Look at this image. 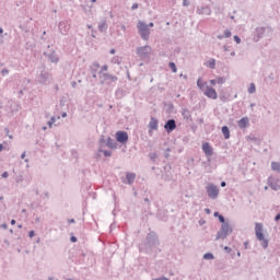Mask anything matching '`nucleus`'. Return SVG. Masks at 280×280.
<instances>
[{
	"mask_svg": "<svg viewBox=\"0 0 280 280\" xmlns=\"http://www.w3.org/2000/svg\"><path fill=\"white\" fill-rule=\"evenodd\" d=\"M112 62H113V65H120L121 63V59L118 56H116V57H114L112 59Z\"/></svg>",
	"mask_w": 280,
	"mask_h": 280,
	"instance_id": "obj_35",
	"label": "nucleus"
},
{
	"mask_svg": "<svg viewBox=\"0 0 280 280\" xmlns=\"http://www.w3.org/2000/svg\"><path fill=\"white\" fill-rule=\"evenodd\" d=\"M116 52V50H115V48H112L110 50H109V54H115Z\"/></svg>",
	"mask_w": 280,
	"mask_h": 280,
	"instance_id": "obj_60",
	"label": "nucleus"
},
{
	"mask_svg": "<svg viewBox=\"0 0 280 280\" xmlns=\"http://www.w3.org/2000/svg\"><path fill=\"white\" fill-rule=\"evenodd\" d=\"M152 130H159V119L151 117L149 121V135L152 136Z\"/></svg>",
	"mask_w": 280,
	"mask_h": 280,
	"instance_id": "obj_15",
	"label": "nucleus"
},
{
	"mask_svg": "<svg viewBox=\"0 0 280 280\" xmlns=\"http://www.w3.org/2000/svg\"><path fill=\"white\" fill-rule=\"evenodd\" d=\"M197 14H202L206 16H211V8L209 5L198 7Z\"/></svg>",
	"mask_w": 280,
	"mask_h": 280,
	"instance_id": "obj_17",
	"label": "nucleus"
},
{
	"mask_svg": "<svg viewBox=\"0 0 280 280\" xmlns=\"http://www.w3.org/2000/svg\"><path fill=\"white\" fill-rule=\"evenodd\" d=\"M0 229H8V224L7 223H2L1 225H0Z\"/></svg>",
	"mask_w": 280,
	"mask_h": 280,
	"instance_id": "obj_48",
	"label": "nucleus"
},
{
	"mask_svg": "<svg viewBox=\"0 0 280 280\" xmlns=\"http://www.w3.org/2000/svg\"><path fill=\"white\" fill-rule=\"evenodd\" d=\"M224 250H225V253H228V254H229V253H231V250H232V249H231V247L225 246V247H224Z\"/></svg>",
	"mask_w": 280,
	"mask_h": 280,
	"instance_id": "obj_47",
	"label": "nucleus"
},
{
	"mask_svg": "<svg viewBox=\"0 0 280 280\" xmlns=\"http://www.w3.org/2000/svg\"><path fill=\"white\" fill-rule=\"evenodd\" d=\"M137 30L142 40H150V28H148V24H145V22L139 20L137 24Z\"/></svg>",
	"mask_w": 280,
	"mask_h": 280,
	"instance_id": "obj_3",
	"label": "nucleus"
},
{
	"mask_svg": "<svg viewBox=\"0 0 280 280\" xmlns=\"http://www.w3.org/2000/svg\"><path fill=\"white\" fill-rule=\"evenodd\" d=\"M180 78H184V80H188L187 74H180Z\"/></svg>",
	"mask_w": 280,
	"mask_h": 280,
	"instance_id": "obj_55",
	"label": "nucleus"
},
{
	"mask_svg": "<svg viewBox=\"0 0 280 280\" xmlns=\"http://www.w3.org/2000/svg\"><path fill=\"white\" fill-rule=\"evenodd\" d=\"M264 224H261V223H256L255 224V233H256V237H257V240H258V242H260V244H261V246H262V248H268V244H269V242H268V238H266L265 236H264Z\"/></svg>",
	"mask_w": 280,
	"mask_h": 280,
	"instance_id": "obj_2",
	"label": "nucleus"
},
{
	"mask_svg": "<svg viewBox=\"0 0 280 280\" xmlns=\"http://www.w3.org/2000/svg\"><path fill=\"white\" fill-rule=\"evenodd\" d=\"M221 187H226V182H221Z\"/></svg>",
	"mask_w": 280,
	"mask_h": 280,
	"instance_id": "obj_58",
	"label": "nucleus"
},
{
	"mask_svg": "<svg viewBox=\"0 0 280 280\" xmlns=\"http://www.w3.org/2000/svg\"><path fill=\"white\" fill-rule=\"evenodd\" d=\"M218 219H219V222H221L222 224H226V219H224V215H219L218 217Z\"/></svg>",
	"mask_w": 280,
	"mask_h": 280,
	"instance_id": "obj_38",
	"label": "nucleus"
},
{
	"mask_svg": "<svg viewBox=\"0 0 280 280\" xmlns=\"http://www.w3.org/2000/svg\"><path fill=\"white\" fill-rule=\"evenodd\" d=\"M203 224H206V221L205 220H199V225L202 226Z\"/></svg>",
	"mask_w": 280,
	"mask_h": 280,
	"instance_id": "obj_52",
	"label": "nucleus"
},
{
	"mask_svg": "<svg viewBox=\"0 0 280 280\" xmlns=\"http://www.w3.org/2000/svg\"><path fill=\"white\" fill-rule=\"evenodd\" d=\"M137 178V174L135 173H126L127 185H132L135 179Z\"/></svg>",
	"mask_w": 280,
	"mask_h": 280,
	"instance_id": "obj_22",
	"label": "nucleus"
},
{
	"mask_svg": "<svg viewBox=\"0 0 280 280\" xmlns=\"http://www.w3.org/2000/svg\"><path fill=\"white\" fill-rule=\"evenodd\" d=\"M203 95L209 97V100H215L218 97V92H215V89L208 86L206 91H203Z\"/></svg>",
	"mask_w": 280,
	"mask_h": 280,
	"instance_id": "obj_13",
	"label": "nucleus"
},
{
	"mask_svg": "<svg viewBox=\"0 0 280 280\" xmlns=\"http://www.w3.org/2000/svg\"><path fill=\"white\" fill-rule=\"evenodd\" d=\"M136 54L138 58H141V60H145L151 54H152V47L150 45L140 46L136 49Z\"/></svg>",
	"mask_w": 280,
	"mask_h": 280,
	"instance_id": "obj_6",
	"label": "nucleus"
},
{
	"mask_svg": "<svg viewBox=\"0 0 280 280\" xmlns=\"http://www.w3.org/2000/svg\"><path fill=\"white\" fill-rule=\"evenodd\" d=\"M120 28L122 30V32H126V25H121Z\"/></svg>",
	"mask_w": 280,
	"mask_h": 280,
	"instance_id": "obj_59",
	"label": "nucleus"
},
{
	"mask_svg": "<svg viewBox=\"0 0 280 280\" xmlns=\"http://www.w3.org/2000/svg\"><path fill=\"white\" fill-rule=\"evenodd\" d=\"M197 86H198V89H200L203 93H205L206 89L209 88V85H207V82L202 81L201 78H199V79L197 80Z\"/></svg>",
	"mask_w": 280,
	"mask_h": 280,
	"instance_id": "obj_24",
	"label": "nucleus"
},
{
	"mask_svg": "<svg viewBox=\"0 0 280 280\" xmlns=\"http://www.w3.org/2000/svg\"><path fill=\"white\" fill-rule=\"evenodd\" d=\"M183 5H186V7L189 5V2L187 0H184Z\"/></svg>",
	"mask_w": 280,
	"mask_h": 280,
	"instance_id": "obj_54",
	"label": "nucleus"
},
{
	"mask_svg": "<svg viewBox=\"0 0 280 280\" xmlns=\"http://www.w3.org/2000/svg\"><path fill=\"white\" fill-rule=\"evenodd\" d=\"M104 71H108V66H106V65L103 66L102 69H101V71H100V73H101V74H104Z\"/></svg>",
	"mask_w": 280,
	"mask_h": 280,
	"instance_id": "obj_39",
	"label": "nucleus"
},
{
	"mask_svg": "<svg viewBox=\"0 0 280 280\" xmlns=\"http://www.w3.org/2000/svg\"><path fill=\"white\" fill-rule=\"evenodd\" d=\"M92 38H95V30H92Z\"/></svg>",
	"mask_w": 280,
	"mask_h": 280,
	"instance_id": "obj_62",
	"label": "nucleus"
},
{
	"mask_svg": "<svg viewBox=\"0 0 280 280\" xmlns=\"http://www.w3.org/2000/svg\"><path fill=\"white\" fill-rule=\"evenodd\" d=\"M221 131L222 135L224 136V139H231V131L229 130V127L223 126Z\"/></svg>",
	"mask_w": 280,
	"mask_h": 280,
	"instance_id": "obj_25",
	"label": "nucleus"
},
{
	"mask_svg": "<svg viewBox=\"0 0 280 280\" xmlns=\"http://www.w3.org/2000/svg\"><path fill=\"white\" fill-rule=\"evenodd\" d=\"M201 148H202L203 154H206L208 159L207 163H211V158L213 156V147H211L209 142H205Z\"/></svg>",
	"mask_w": 280,
	"mask_h": 280,
	"instance_id": "obj_8",
	"label": "nucleus"
},
{
	"mask_svg": "<svg viewBox=\"0 0 280 280\" xmlns=\"http://www.w3.org/2000/svg\"><path fill=\"white\" fill-rule=\"evenodd\" d=\"M69 224H75V219H68Z\"/></svg>",
	"mask_w": 280,
	"mask_h": 280,
	"instance_id": "obj_46",
	"label": "nucleus"
},
{
	"mask_svg": "<svg viewBox=\"0 0 280 280\" xmlns=\"http://www.w3.org/2000/svg\"><path fill=\"white\" fill-rule=\"evenodd\" d=\"M104 145H106V139L102 138V139L100 140V148H101V149H104Z\"/></svg>",
	"mask_w": 280,
	"mask_h": 280,
	"instance_id": "obj_37",
	"label": "nucleus"
},
{
	"mask_svg": "<svg viewBox=\"0 0 280 280\" xmlns=\"http://www.w3.org/2000/svg\"><path fill=\"white\" fill-rule=\"evenodd\" d=\"M70 242H72V243L74 244L75 242H78V237L71 236V237H70Z\"/></svg>",
	"mask_w": 280,
	"mask_h": 280,
	"instance_id": "obj_44",
	"label": "nucleus"
},
{
	"mask_svg": "<svg viewBox=\"0 0 280 280\" xmlns=\"http://www.w3.org/2000/svg\"><path fill=\"white\" fill-rule=\"evenodd\" d=\"M206 191L210 200H218V196H220V188L215 186V184H208L206 186Z\"/></svg>",
	"mask_w": 280,
	"mask_h": 280,
	"instance_id": "obj_5",
	"label": "nucleus"
},
{
	"mask_svg": "<svg viewBox=\"0 0 280 280\" xmlns=\"http://www.w3.org/2000/svg\"><path fill=\"white\" fill-rule=\"evenodd\" d=\"M39 82L42 84H51V74L43 70L39 75Z\"/></svg>",
	"mask_w": 280,
	"mask_h": 280,
	"instance_id": "obj_10",
	"label": "nucleus"
},
{
	"mask_svg": "<svg viewBox=\"0 0 280 280\" xmlns=\"http://www.w3.org/2000/svg\"><path fill=\"white\" fill-rule=\"evenodd\" d=\"M203 259L212 260V259H215V256H213L212 253H206V254L203 255Z\"/></svg>",
	"mask_w": 280,
	"mask_h": 280,
	"instance_id": "obj_32",
	"label": "nucleus"
},
{
	"mask_svg": "<svg viewBox=\"0 0 280 280\" xmlns=\"http://www.w3.org/2000/svg\"><path fill=\"white\" fill-rule=\"evenodd\" d=\"M44 56L50 61L54 62L55 65H58L60 62V58L56 54V51H50V52H44Z\"/></svg>",
	"mask_w": 280,
	"mask_h": 280,
	"instance_id": "obj_11",
	"label": "nucleus"
},
{
	"mask_svg": "<svg viewBox=\"0 0 280 280\" xmlns=\"http://www.w3.org/2000/svg\"><path fill=\"white\" fill-rule=\"evenodd\" d=\"M70 30H71V22L69 20H63L59 23V32L63 36H67Z\"/></svg>",
	"mask_w": 280,
	"mask_h": 280,
	"instance_id": "obj_9",
	"label": "nucleus"
},
{
	"mask_svg": "<svg viewBox=\"0 0 280 280\" xmlns=\"http://www.w3.org/2000/svg\"><path fill=\"white\" fill-rule=\"evenodd\" d=\"M234 40L237 45H240V43H242V38H240V36H237V35L234 36Z\"/></svg>",
	"mask_w": 280,
	"mask_h": 280,
	"instance_id": "obj_40",
	"label": "nucleus"
},
{
	"mask_svg": "<svg viewBox=\"0 0 280 280\" xmlns=\"http://www.w3.org/2000/svg\"><path fill=\"white\" fill-rule=\"evenodd\" d=\"M168 67L173 71V73H176V71H178V69L176 68V63L172 61L168 63Z\"/></svg>",
	"mask_w": 280,
	"mask_h": 280,
	"instance_id": "obj_33",
	"label": "nucleus"
},
{
	"mask_svg": "<svg viewBox=\"0 0 280 280\" xmlns=\"http://www.w3.org/2000/svg\"><path fill=\"white\" fill-rule=\"evenodd\" d=\"M248 124H250V120L248 119V117H243L237 121V126L241 129L246 128V126H248Z\"/></svg>",
	"mask_w": 280,
	"mask_h": 280,
	"instance_id": "obj_21",
	"label": "nucleus"
},
{
	"mask_svg": "<svg viewBox=\"0 0 280 280\" xmlns=\"http://www.w3.org/2000/svg\"><path fill=\"white\" fill-rule=\"evenodd\" d=\"M223 51H229V46H223Z\"/></svg>",
	"mask_w": 280,
	"mask_h": 280,
	"instance_id": "obj_57",
	"label": "nucleus"
},
{
	"mask_svg": "<svg viewBox=\"0 0 280 280\" xmlns=\"http://www.w3.org/2000/svg\"><path fill=\"white\" fill-rule=\"evenodd\" d=\"M117 77L109 74V73H103V81H101V84H104V82H107L108 84L113 82H117Z\"/></svg>",
	"mask_w": 280,
	"mask_h": 280,
	"instance_id": "obj_16",
	"label": "nucleus"
},
{
	"mask_svg": "<svg viewBox=\"0 0 280 280\" xmlns=\"http://www.w3.org/2000/svg\"><path fill=\"white\" fill-rule=\"evenodd\" d=\"M98 152H102L104 156H113V152H110L109 150H104L102 148H98Z\"/></svg>",
	"mask_w": 280,
	"mask_h": 280,
	"instance_id": "obj_30",
	"label": "nucleus"
},
{
	"mask_svg": "<svg viewBox=\"0 0 280 280\" xmlns=\"http://www.w3.org/2000/svg\"><path fill=\"white\" fill-rule=\"evenodd\" d=\"M220 212H214V218H220Z\"/></svg>",
	"mask_w": 280,
	"mask_h": 280,
	"instance_id": "obj_56",
	"label": "nucleus"
},
{
	"mask_svg": "<svg viewBox=\"0 0 280 280\" xmlns=\"http://www.w3.org/2000/svg\"><path fill=\"white\" fill-rule=\"evenodd\" d=\"M268 185L273 191H279L280 189L279 183L273 177L268 178Z\"/></svg>",
	"mask_w": 280,
	"mask_h": 280,
	"instance_id": "obj_19",
	"label": "nucleus"
},
{
	"mask_svg": "<svg viewBox=\"0 0 280 280\" xmlns=\"http://www.w3.org/2000/svg\"><path fill=\"white\" fill-rule=\"evenodd\" d=\"M145 253H161V249H159V237L154 232L147 235Z\"/></svg>",
	"mask_w": 280,
	"mask_h": 280,
	"instance_id": "obj_1",
	"label": "nucleus"
},
{
	"mask_svg": "<svg viewBox=\"0 0 280 280\" xmlns=\"http://www.w3.org/2000/svg\"><path fill=\"white\" fill-rule=\"evenodd\" d=\"M267 30L270 31V27H266V26L256 27V30L254 32V36H253L254 43H259V40H261V38H264V35L266 34Z\"/></svg>",
	"mask_w": 280,
	"mask_h": 280,
	"instance_id": "obj_7",
	"label": "nucleus"
},
{
	"mask_svg": "<svg viewBox=\"0 0 280 280\" xmlns=\"http://www.w3.org/2000/svg\"><path fill=\"white\" fill-rule=\"evenodd\" d=\"M271 170L273 172H280V163L279 162H272L271 163Z\"/></svg>",
	"mask_w": 280,
	"mask_h": 280,
	"instance_id": "obj_29",
	"label": "nucleus"
},
{
	"mask_svg": "<svg viewBox=\"0 0 280 280\" xmlns=\"http://www.w3.org/2000/svg\"><path fill=\"white\" fill-rule=\"evenodd\" d=\"M205 66L208 67V69H215V59H209L207 62H205Z\"/></svg>",
	"mask_w": 280,
	"mask_h": 280,
	"instance_id": "obj_26",
	"label": "nucleus"
},
{
	"mask_svg": "<svg viewBox=\"0 0 280 280\" xmlns=\"http://www.w3.org/2000/svg\"><path fill=\"white\" fill-rule=\"evenodd\" d=\"M100 70V62L95 61L90 67V72L92 73V78L97 80V71Z\"/></svg>",
	"mask_w": 280,
	"mask_h": 280,
	"instance_id": "obj_18",
	"label": "nucleus"
},
{
	"mask_svg": "<svg viewBox=\"0 0 280 280\" xmlns=\"http://www.w3.org/2000/svg\"><path fill=\"white\" fill-rule=\"evenodd\" d=\"M147 26H148V30H150V27H154V23L150 22L149 24H147Z\"/></svg>",
	"mask_w": 280,
	"mask_h": 280,
	"instance_id": "obj_49",
	"label": "nucleus"
},
{
	"mask_svg": "<svg viewBox=\"0 0 280 280\" xmlns=\"http://www.w3.org/2000/svg\"><path fill=\"white\" fill-rule=\"evenodd\" d=\"M106 147L109 148L110 150H117V141H115V139L108 137L106 140Z\"/></svg>",
	"mask_w": 280,
	"mask_h": 280,
	"instance_id": "obj_20",
	"label": "nucleus"
},
{
	"mask_svg": "<svg viewBox=\"0 0 280 280\" xmlns=\"http://www.w3.org/2000/svg\"><path fill=\"white\" fill-rule=\"evenodd\" d=\"M232 36V33L230 30H225L224 33H223V38H231Z\"/></svg>",
	"mask_w": 280,
	"mask_h": 280,
	"instance_id": "obj_36",
	"label": "nucleus"
},
{
	"mask_svg": "<svg viewBox=\"0 0 280 280\" xmlns=\"http://www.w3.org/2000/svg\"><path fill=\"white\" fill-rule=\"evenodd\" d=\"M224 82H226V79L224 77H218L210 80V84H212V86H215V84H224Z\"/></svg>",
	"mask_w": 280,
	"mask_h": 280,
	"instance_id": "obj_23",
	"label": "nucleus"
},
{
	"mask_svg": "<svg viewBox=\"0 0 280 280\" xmlns=\"http://www.w3.org/2000/svg\"><path fill=\"white\" fill-rule=\"evenodd\" d=\"M4 132L7 133V136L10 135V129L5 128Z\"/></svg>",
	"mask_w": 280,
	"mask_h": 280,
	"instance_id": "obj_61",
	"label": "nucleus"
},
{
	"mask_svg": "<svg viewBox=\"0 0 280 280\" xmlns=\"http://www.w3.org/2000/svg\"><path fill=\"white\" fill-rule=\"evenodd\" d=\"M217 38H218L219 40H222V39L224 38V35H218Z\"/></svg>",
	"mask_w": 280,
	"mask_h": 280,
	"instance_id": "obj_53",
	"label": "nucleus"
},
{
	"mask_svg": "<svg viewBox=\"0 0 280 280\" xmlns=\"http://www.w3.org/2000/svg\"><path fill=\"white\" fill-rule=\"evenodd\" d=\"M34 235H36V232H34V230H32V231L28 232V237L32 238V237H34Z\"/></svg>",
	"mask_w": 280,
	"mask_h": 280,
	"instance_id": "obj_42",
	"label": "nucleus"
},
{
	"mask_svg": "<svg viewBox=\"0 0 280 280\" xmlns=\"http://www.w3.org/2000/svg\"><path fill=\"white\" fill-rule=\"evenodd\" d=\"M149 159H150V161H153V163H154L156 161V159H159V155L153 152V153L149 154Z\"/></svg>",
	"mask_w": 280,
	"mask_h": 280,
	"instance_id": "obj_34",
	"label": "nucleus"
},
{
	"mask_svg": "<svg viewBox=\"0 0 280 280\" xmlns=\"http://www.w3.org/2000/svg\"><path fill=\"white\" fill-rule=\"evenodd\" d=\"M57 119H60V116H58L57 118H56V116H52V117L50 118V120L47 122V126H48L49 128H52V126H54V124H56Z\"/></svg>",
	"mask_w": 280,
	"mask_h": 280,
	"instance_id": "obj_28",
	"label": "nucleus"
},
{
	"mask_svg": "<svg viewBox=\"0 0 280 280\" xmlns=\"http://www.w3.org/2000/svg\"><path fill=\"white\" fill-rule=\"evenodd\" d=\"M100 32H106L108 30V25L106 24V21H103L98 24Z\"/></svg>",
	"mask_w": 280,
	"mask_h": 280,
	"instance_id": "obj_27",
	"label": "nucleus"
},
{
	"mask_svg": "<svg viewBox=\"0 0 280 280\" xmlns=\"http://www.w3.org/2000/svg\"><path fill=\"white\" fill-rule=\"evenodd\" d=\"M164 130H166V132H174V130H176V120L168 119L164 125Z\"/></svg>",
	"mask_w": 280,
	"mask_h": 280,
	"instance_id": "obj_14",
	"label": "nucleus"
},
{
	"mask_svg": "<svg viewBox=\"0 0 280 280\" xmlns=\"http://www.w3.org/2000/svg\"><path fill=\"white\" fill-rule=\"evenodd\" d=\"M61 117H67V112H63V113L61 114Z\"/></svg>",
	"mask_w": 280,
	"mask_h": 280,
	"instance_id": "obj_63",
	"label": "nucleus"
},
{
	"mask_svg": "<svg viewBox=\"0 0 280 280\" xmlns=\"http://www.w3.org/2000/svg\"><path fill=\"white\" fill-rule=\"evenodd\" d=\"M8 73H10V71L8 69H2L1 70L2 75H8Z\"/></svg>",
	"mask_w": 280,
	"mask_h": 280,
	"instance_id": "obj_41",
	"label": "nucleus"
},
{
	"mask_svg": "<svg viewBox=\"0 0 280 280\" xmlns=\"http://www.w3.org/2000/svg\"><path fill=\"white\" fill-rule=\"evenodd\" d=\"M231 233H233V228H231V225L229 223H223L221 225V229L217 233L215 241L226 240V237H229V235H231Z\"/></svg>",
	"mask_w": 280,
	"mask_h": 280,
	"instance_id": "obj_4",
	"label": "nucleus"
},
{
	"mask_svg": "<svg viewBox=\"0 0 280 280\" xmlns=\"http://www.w3.org/2000/svg\"><path fill=\"white\" fill-rule=\"evenodd\" d=\"M139 8V3H133L132 5H131V10H137Z\"/></svg>",
	"mask_w": 280,
	"mask_h": 280,
	"instance_id": "obj_43",
	"label": "nucleus"
},
{
	"mask_svg": "<svg viewBox=\"0 0 280 280\" xmlns=\"http://www.w3.org/2000/svg\"><path fill=\"white\" fill-rule=\"evenodd\" d=\"M257 91V88L255 86V83H250L248 88L249 95H253Z\"/></svg>",
	"mask_w": 280,
	"mask_h": 280,
	"instance_id": "obj_31",
	"label": "nucleus"
},
{
	"mask_svg": "<svg viewBox=\"0 0 280 280\" xmlns=\"http://www.w3.org/2000/svg\"><path fill=\"white\" fill-rule=\"evenodd\" d=\"M279 220H280V213H278V214L276 215V218H275V221H276V222H279Z\"/></svg>",
	"mask_w": 280,
	"mask_h": 280,
	"instance_id": "obj_50",
	"label": "nucleus"
},
{
	"mask_svg": "<svg viewBox=\"0 0 280 280\" xmlns=\"http://www.w3.org/2000/svg\"><path fill=\"white\" fill-rule=\"evenodd\" d=\"M205 211H206V213H207L208 215L211 214V209L206 208Z\"/></svg>",
	"mask_w": 280,
	"mask_h": 280,
	"instance_id": "obj_51",
	"label": "nucleus"
},
{
	"mask_svg": "<svg viewBox=\"0 0 280 280\" xmlns=\"http://www.w3.org/2000/svg\"><path fill=\"white\" fill-rule=\"evenodd\" d=\"M3 178H8V176H10V174L8 172H3L1 175Z\"/></svg>",
	"mask_w": 280,
	"mask_h": 280,
	"instance_id": "obj_45",
	"label": "nucleus"
},
{
	"mask_svg": "<svg viewBox=\"0 0 280 280\" xmlns=\"http://www.w3.org/2000/svg\"><path fill=\"white\" fill-rule=\"evenodd\" d=\"M116 141H118V143H128V132L117 131L116 132Z\"/></svg>",
	"mask_w": 280,
	"mask_h": 280,
	"instance_id": "obj_12",
	"label": "nucleus"
},
{
	"mask_svg": "<svg viewBox=\"0 0 280 280\" xmlns=\"http://www.w3.org/2000/svg\"><path fill=\"white\" fill-rule=\"evenodd\" d=\"M21 159H25V152L21 154Z\"/></svg>",
	"mask_w": 280,
	"mask_h": 280,
	"instance_id": "obj_64",
	"label": "nucleus"
}]
</instances>
